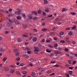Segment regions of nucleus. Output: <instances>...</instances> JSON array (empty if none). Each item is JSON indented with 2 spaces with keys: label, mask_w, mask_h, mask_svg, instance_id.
Wrapping results in <instances>:
<instances>
[{
  "label": "nucleus",
  "mask_w": 77,
  "mask_h": 77,
  "mask_svg": "<svg viewBox=\"0 0 77 77\" xmlns=\"http://www.w3.org/2000/svg\"><path fill=\"white\" fill-rule=\"evenodd\" d=\"M37 40H38V38H37V37L35 36V37H34L33 38H32V41L34 42H36Z\"/></svg>",
  "instance_id": "nucleus-1"
},
{
  "label": "nucleus",
  "mask_w": 77,
  "mask_h": 77,
  "mask_svg": "<svg viewBox=\"0 0 77 77\" xmlns=\"http://www.w3.org/2000/svg\"><path fill=\"white\" fill-rule=\"evenodd\" d=\"M39 51V49L38 48H35L34 50V52L35 54H38V52Z\"/></svg>",
  "instance_id": "nucleus-2"
},
{
  "label": "nucleus",
  "mask_w": 77,
  "mask_h": 77,
  "mask_svg": "<svg viewBox=\"0 0 77 77\" xmlns=\"http://www.w3.org/2000/svg\"><path fill=\"white\" fill-rule=\"evenodd\" d=\"M31 75L33 77H36V73L35 72H33L31 73Z\"/></svg>",
  "instance_id": "nucleus-3"
},
{
  "label": "nucleus",
  "mask_w": 77,
  "mask_h": 77,
  "mask_svg": "<svg viewBox=\"0 0 77 77\" xmlns=\"http://www.w3.org/2000/svg\"><path fill=\"white\" fill-rule=\"evenodd\" d=\"M6 46L5 45L2 44L1 45V48H6Z\"/></svg>",
  "instance_id": "nucleus-4"
},
{
  "label": "nucleus",
  "mask_w": 77,
  "mask_h": 77,
  "mask_svg": "<svg viewBox=\"0 0 77 77\" xmlns=\"http://www.w3.org/2000/svg\"><path fill=\"white\" fill-rule=\"evenodd\" d=\"M9 70V68L8 67H6L4 68V71H8Z\"/></svg>",
  "instance_id": "nucleus-5"
},
{
  "label": "nucleus",
  "mask_w": 77,
  "mask_h": 77,
  "mask_svg": "<svg viewBox=\"0 0 77 77\" xmlns=\"http://www.w3.org/2000/svg\"><path fill=\"white\" fill-rule=\"evenodd\" d=\"M32 14H34V15H38L37 12L35 11H32Z\"/></svg>",
  "instance_id": "nucleus-6"
},
{
  "label": "nucleus",
  "mask_w": 77,
  "mask_h": 77,
  "mask_svg": "<svg viewBox=\"0 0 77 77\" xmlns=\"http://www.w3.org/2000/svg\"><path fill=\"white\" fill-rule=\"evenodd\" d=\"M15 14L17 15H20L21 14V13L20 12V11H18L15 12Z\"/></svg>",
  "instance_id": "nucleus-7"
},
{
  "label": "nucleus",
  "mask_w": 77,
  "mask_h": 77,
  "mask_svg": "<svg viewBox=\"0 0 77 77\" xmlns=\"http://www.w3.org/2000/svg\"><path fill=\"white\" fill-rule=\"evenodd\" d=\"M70 14H71V15H75L77 14L76 13H75L74 12H71Z\"/></svg>",
  "instance_id": "nucleus-8"
},
{
  "label": "nucleus",
  "mask_w": 77,
  "mask_h": 77,
  "mask_svg": "<svg viewBox=\"0 0 77 77\" xmlns=\"http://www.w3.org/2000/svg\"><path fill=\"white\" fill-rule=\"evenodd\" d=\"M75 29H76V26H72V30H75Z\"/></svg>",
  "instance_id": "nucleus-9"
},
{
  "label": "nucleus",
  "mask_w": 77,
  "mask_h": 77,
  "mask_svg": "<svg viewBox=\"0 0 77 77\" xmlns=\"http://www.w3.org/2000/svg\"><path fill=\"white\" fill-rule=\"evenodd\" d=\"M46 52H47L48 53H51V49H47L46 50Z\"/></svg>",
  "instance_id": "nucleus-10"
},
{
  "label": "nucleus",
  "mask_w": 77,
  "mask_h": 77,
  "mask_svg": "<svg viewBox=\"0 0 77 77\" xmlns=\"http://www.w3.org/2000/svg\"><path fill=\"white\" fill-rule=\"evenodd\" d=\"M44 69L41 68V67L38 68V70L39 71H41V72H42V71H43Z\"/></svg>",
  "instance_id": "nucleus-11"
},
{
  "label": "nucleus",
  "mask_w": 77,
  "mask_h": 77,
  "mask_svg": "<svg viewBox=\"0 0 77 77\" xmlns=\"http://www.w3.org/2000/svg\"><path fill=\"white\" fill-rule=\"evenodd\" d=\"M73 33H72V32H71V31H69L68 32V35L69 36H71L72 35Z\"/></svg>",
  "instance_id": "nucleus-12"
},
{
  "label": "nucleus",
  "mask_w": 77,
  "mask_h": 77,
  "mask_svg": "<svg viewBox=\"0 0 77 77\" xmlns=\"http://www.w3.org/2000/svg\"><path fill=\"white\" fill-rule=\"evenodd\" d=\"M59 34L61 36H62V35H63V34H64V32H63L62 31H61L60 32Z\"/></svg>",
  "instance_id": "nucleus-13"
},
{
  "label": "nucleus",
  "mask_w": 77,
  "mask_h": 77,
  "mask_svg": "<svg viewBox=\"0 0 77 77\" xmlns=\"http://www.w3.org/2000/svg\"><path fill=\"white\" fill-rule=\"evenodd\" d=\"M15 22L16 24H20L19 21H18V20H15Z\"/></svg>",
  "instance_id": "nucleus-14"
},
{
  "label": "nucleus",
  "mask_w": 77,
  "mask_h": 77,
  "mask_svg": "<svg viewBox=\"0 0 77 77\" xmlns=\"http://www.w3.org/2000/svg\"><path fill=\"white\" fill-rule=\"evenodd\" d=\"M28 33H26V34H24L23 35V37H26L27 38V37H28V36L26 35H28Z\"/></svg>",
  "instance_id": "nucleus-15"
},
{
  "label": "nucleus",
  "mask_w": 77,
  "mask_h": 77,
  "mask_svg": "<svg viewBox=\"0 0 77 77\" xmlns=\"http://www.w3.org/2000/svg\"><path fill=\"white\" fill-rule=\"evenodd\" d=\"M36 64L38 66V65H40V62H39V61H36Z\"/></svg>",
  "instance_id": "nucleus-16"
},
{
  "label": "nucleus",
  "mask_w": 77,
  "mask_h": 77,
  "mask_svg": "<svg viewBox=\"0 0 77 77\" xmlns=\"http://www.w3.org/2000/svg\"><path fill=\"white\" fill-rule=\"evenodd\" d=\"M68 73L69 75H72V71H69Z\"/></svg>",
  "instance_id": "nucleus-17"
},
{
  "label": "nucleus",
  "mask_w": 77,
  "mask_h": 77,
  "mask_svg": "<svg viewBox=\"0 0 77 77\" xmlns=\"http://www.w3.org/2000/svg\"><path fill=\"white\" fill-rule=\"evenodd\" d=\"M45 12H47V13H48L49 12V10L48 9H47V8H45Z\"/></svg>",
  "instance_id": "nucleus-18"
},
{
  "label": "nucleus",
  "mask_w": 77,
  "mask_h": 77,
  "mask_svg": "<svg viewBox=\"0 0 77 77\" xmlns=\"http://www.w3.org/2000/svg\"><path fill=\"white\" fill-rule=\"evenodd\" d=\"M42 30L44 32H45L47 30V29L46 28H43V29H42Z\"/></svg>",
  "instance_id": "nucleus-19"
},
{
  "label": "nucleus",
  "mask_w": 77,
  "mask_h": 77,
  "mask_svg": "<svg viewBox=\"0 0 77 77\" xmlns=\"http://www.w3.org/2000/svg\"><path fill=\"white\" fill-rule=\"evenodd\" d=\"M48 47H50V48H53V46L51 45L50 44H48Z\"/></svg>",
  "instance_id": "nucleus-20"
},
{
  "label": "nucleus",
  "mask_w": 77,
  "mask_h": 77,
  "mask_svg": "<svg viewBox=\"0 0 77 77\" xmlns=\"http://www.w3.org/2000/svg\"><path fill=\"white\" fill-rule=\"evenodd\" d=\"M18 51V49H16L14 50V53H17Z\"/></svg>",
  "instance_id": "nucleus-21"
},
{
  "label": "nucleus",
  "mask_w": 77,
  "mask_h": 77,
  "mask_svg": "<svg viewBox=\"0 0 77 77\" xmlns=\"http://www.w3.org/2000/svg\"><path fill=\"white\" fill-rule=\"evenodd\" d=\"M65 39L66 41H67V42H69V38H66Z\"/></svg>",
  "instance_id": "nucleus-22"
},
{
  "label": "nucleus",
  "mask_w": 77,
  "mask_h": 77,
  "mask_svg": "<svg viewBox=\"0 0 77 77\" xmlns=\"http://www.w3.org/2000/svg\"><path fill=\"white\" fill-rule=\"evenodd\" d=\"M44 4H47V3H48V1H47L46 0H44Z\"/></svg>",
  "instance_id": "nucleus-23"
},
{
  "label": "nucleus",
  "mask_w": 77,
  "mask_h": 77,
  "mask_svg": "<svg viewBox=\"0 0 77 77\" xmlns=\"http://www.w3.org/2000/svg\"><path fill=\"white\" fill-rule=\"evenodd\" d=\"M16 73L17 74V75H21V74H20V72H19V71L16 72Z\"/></svg>",
  "instance_id": "nucleus-24"
},
{
  "label": "nucleus",
  "mask_w": 77,
  "mask_h": 77,
  "mask_svg": "<svg viewBox=\"0 0 77 77\" xmlns=\"http://www.w3.org/2000/svg\"><path fill=\"white\" fill-rule=\"evenodd\" d=\"M0 50L1 51L3 52V51H4L5 50V49H3V48H1L0 49Z\"/></svg>",
  "instance_id": "nucleus-25"
},
{
  "label": "nucleus",
  "mask_w": 77,
  "mask_h": 77,
  "mask_svg": "<svg viewBox=\"0 0 77 77\" xmlns=\"http://www.w3.org/2000/svg\"><path fill=\"white\" fill-rule=\"evenodd\" d=\"M68 61L69 64H71L72 63L71 62V60H68Z\"/></svg>",
  "instance_id": "nucleus-26"
},
{
  "label": "nucleus",
  "mask_w": 77,
  "mask_h": 77,
  "mask_svg": "<svg viewBox=\"0 0 77 77\" xmlns=\"http://www.w3.org/2000/svg\"><path fill=\"white\" fill-rule=\"evenodd\" d=\"M46 42H48V43H49L51 42V41L50 40L47 39L46 40Z\"/></svg>",
  "instance_id": "nucleus-27"
},
{
  "label": "nucleus",
  "mask_w": 77,
  "mask_h": 77,
  "mask_svg": "<svg viewBox=\"0 0 77 77\" xmlns=\"http://www.w3.org/2000/svg\"><path fill=\"white\" fill-rule=\"evenodd\" d=\"M53 39L54 41H57V38L55 37Z\"/></svg>",
  "instance_id": "nucleus-28"
},
{
  "label": "nucleus",
  "mask_w": 77,
  "mask_h": 77,
  "mask_svg": "<svg viewBox=\"0 0 77 77\" xmlns=\"http://www.w3.org/2000/svg\"><path fill=\"white\" fill-rule=\"evenodd\" d=\"M38 13L39 14H41V11L40 10H39L38 11Z\"/></svg>",
  "instance_id": "nucleus-29"
},
{
  "label": "nucleus",
  "mask_w": 77,
  "mask_h": 77,
  "mask_svg": "<svg viewBox=\"0 0 77 77\" xmlns=\"http://www.w3.org/2000/svg\"><path fill=\"white\" fill-rule=\"evenodd\" d=\"M17 20H21V17L20 16H17Z\"/></svg>",
  "instance_id": "nucleus-30"
},
{
  "label": "nucleus",
  "mask_w": 77,
  "mask_h": 77,
  "mask_svg": "<svg viewBox=\"0 0 77 77\" xmlns=\"http://www.w3.org/2000/svg\"><path fill=\"white\" fill-rule=\"evenodd\" d=\"M51 70H48L47 72V73H51Z\"/></svg>",
  "instance_id": "nucleus-31"
},
{
  "label": "nucleus",
  "mask_w": 77,
  "mask_h": 77,
  "mask_svg": "<svg viewBox=\"0 0 77 77\" xmlns=\"http://www.w3.org/2000/svg\"><path fill=\"white\" fill-rule=\"evenodd\" d=\"M66 11V8H63L62 10V12H64V11Z\"/></svg>",
  "instance_id": "nucleus-32"
},
{
  "label": "nucleus",
  "mask_w": 77,
  "mask_h": 77,
  "mask_svg": "<svg viewBox=\"0 0 77 77\" xmlns=\"http://www.w3.org/2000/svg\"><path fill=\"white\" fill-rule=\"evenodd\" d=\"M22 74H27V72H26V71H24L23 72H22Z\"/></svg>",
  "instance_id": "nucleus-33"
},
{
  "label": "nucleus",
  "mask_w": 77,
  "mask_h": 77,
  "mask_svg": "<svg viewBox=\"0 0 77 77\" xmlns=\"http://www.w3.org/2000/svg\"><path fill=\"white\" fill-rule=\"evenodd\" d=\"M55 34V33L54 32H51L50 33L49 35H54Z\"/></svg>",
  "instance_id": "nucleus-34"
},
{
  "label": "nucleus",
  "mask_w": 77,
  "mask_h": 77,
  "mask_svg": "<svg viewBox=\"0 0 77 77\" xmlns=\"http://www.w3.org/2000/svg\"><path fill=\"white\" fill-rule=\"evenodd\" d=\"M17 41L19 42H21V39L20 38L18 39Z\"/></svg>",
  "instance_id": "nucleus-35"
},
{
  "label": "nucleus",
  "mask_w": 77,
  "mask_h": 77,
  "mask_svg": "<svg viewBox=\"0 0 77 77\" xmlns=\"http://www.w3.org/2000/svg\"><path fill=\"white\" fill-rule=\"evenodd\" d=\"M6 60H7V58L5 57L3 59V61L4 62L6 61Z\"/></svg>",
  "instance_id": "nucleus-36"
},
{
  "label": "nucleus",
  "mask_w": 77,
  "mask_h": 77,
  "mask_svg": "<svg viewBox=\"0 0 77 77\" xmlns=\"http://www.w3.org/2000/svg\"><path fill=\"white\" fill-rule=\"evenodd\" d=\"M56 28H53L52 30L53 31H54V32H55V31H56Z\"/></svg>",
  "instance_id": "nucleus-37"
},
{
  "label": "nucleus",
  "mask_w": 77,
  "mask_h": 77,
  "mask_svg": "<svg viewBox=\"0 0 77 77\" xmlns=\"http://www.w3.org/2000/svg\"><path fill=\"white\" fill-rule=\"evenodd\" d=\"M55 53L56 54H59L60 53V52L57 51H55Z\"/></svg>",
  "instance_id": "nucleus-38"
},
{
  "label": "nucleus",
  "mask_w": 77,
  "mask_h": 77,
  "mask_svg": "<svg viewBox=\"0 0 77 77\" xmlns=\"http://www.w3.org/2000/svg\"><path fill=\"white\" fill-rule=\"evenodd\" d=\"M58 45L57 44H55L54 45V47H57V46Z\"/></svg>",
  "instance_id": "nucleus-39"
},
{
  "label": "nucleus",
  "mask_w": 77,
  "mask_h": 77,
  "mask_svg": "<svg viewBox=\"0 0 77 77\" xmlns=\"http://www.w3.org/2000/svg\"><path fill=\"white\" fill-rule=\"evenodd\" d=\"M9 33V31H6L5 32V33L6 35H7V34H8V33Z\"/></svg>",
  "instance_id": "nucleus-40"
},
{
  "label": "nucleus",
  "mask_w": 77,
  "mask_h": 77,
  "mask_svg": "<svg viewBox=\"0 0 77 77\" xmlns=\"http://www.w3.org/2000/svg\"><path fill=\"white\" fill-rule=\"evenodd\" d=\"M48 17H53V15H49V14H48Z\"/></svg>",
  "instance_id": "nucleus-41"
},
{
  "label": "nucleus",
  "mask_w": 77,
  "mask_h": 77,
  "mask_svg": "<svg viewBox=\"0 0 77 77\" xmlns=\"http://www.w3.org/2000/svg\"><path fill=\"white\" fill-rule=\"evenodd\" d=\"M43 15L44 16H46L47 15V14H46V13H45V12H43Z\"/></svg>",
  "instance_id": "nucleus-42"
},
{
  "label": "nucleus",
  "mask_w": 77,
  "mask_h": 77,
  "mask_svg": "<svg viewBox=\"0 0 77 77\" xmlns=\"http://www.w3.org/2000/svg\"><path fill=\"white\" fill-rule=\"evenodd\" d=\"M66 75L67 77H69V75L68 74H66Z\"/></svg>",
  "instance_id": "nucleus-43"
},
{
  "label": "nucleus",
  "mask_w": 77,
  "mask_h": 77,
  "mask_svg": "<svg viewBox=\"0 0 77 77\" xmlns=\"http://www.w3.org/2000/svg\"><path fill=\"white\" fill-rule=\"evenodd\" d=\"M23 28H26V27H27V26L23 25Z\"/></svg>",
  "instance_id": "nucleus-44"
},
{
  "label": "nucleus",
  "mask_w": 77,
  "mask_h": 77,
  "mask_svg": "<svg viewBox=\"0 0 77 77\" xmlns=\"http://www.w3.org/2000/svg\"><path fill=\"white\" fill-rule=\"evenodd\" d=\"M14 72V70L13 69L10 72L11 73H13Z\"/></svg>",
  "instance_id": "nucleus-45"
},
{
  "label": "nucleus",
  "mask_w": 77,
  "mask_h": 77,
  "mask_svg": "<svg viewBox=\"0 0 77 77\" xmlns=\"http://www.w3.org/2000/svg\"><path fill=\"white\" fill-rule=\"evenodd\" d=\"M10 67H11V68H15V66L13 65H11L10 66Z\"/></svg>",
  "instance_id": "nucleus-46"
},
{
  "label": "nucleus",
  "mask_w": 77,
  "mask_h": 77,
  "mask_svg": "<svg viewBox=\"0 0 77 77\" xmlns=\"http://www.w3.org/2000/svg\"><path fill=\"white\" fill-rule=\"evenodd\" d=\"M27 53L28 54H30V53H31V51H27Z\"/></svg>",
  "instance_id": "nucleus-47"
},
{
  "label": "nucleus",
  "mask_w": 77,
  "mask_h": 77,
  "mask_svg": "<svg viewBox=\"0 0 77 77\" xmlns=\"http://www.w3.org/2000/svg\"><path fill=\"white\" fill-rule=\"evenodd\" d=\"M15 54L16 56H19V53H15Z\"/></svg>",
  "instance_id": "nucleus-48"
},
{
  "label": "nucleus",
  "mask_w": 77,
  "mask_h": 77,
  "mask_svg": "<svg viewBox=\"0 0 77 77\" xmlns=\"http://www.w3.org/2000/svg\"><path fill=\"white\" fill-rule=\"evenodd\" d=\"M29 44V43H27V42H25V45H28Z\"/></svg>",
  "instance_id": "nucleus-49"
},
{
  "label": "nucleus",
  "mask_w": 77,
  "mask_h": 77,
  "mask_svg": "<svg viewBox=\"0 0 77 77\" xmlns=\"http://www.w3.org/2000/svg\"><path fill=\"white\" fill-rule=\"evenodd\" d=\"M46 20V19L45 18H43L41 19L42 21H45Z\"/></svg>",
  "instance_id": "nucleus-50"
},
{
  "label": "nucleus",
  "mask_w": 77,
  "mask_h": 77,
  "mask_svg": "<svg viewBox=\"0 0 77 77\" xmlns=\"http://www.w3.org/2000/svg\"><path fill=\"white\" fill-rule=\"evenodd\" d=\"M55 67H58L59 65H56L54 66Z\"/></svg>",
  "instance_id": "nucleus-51"
},
{
  "label": "nucleus",
  "mask_w": 77,
  "mask_h": 77,
  "mask_svg": "<svg viewBox=\"0 0 77 77\" xmlns=\"http://www.w3.org/2000/svg\"><path fill=\"white\" fill-rule=\"evenodd\" d=\"M29 19L32 20L33 18H32V16H30L29 17Z\"/></svg>",
  "instance_id": "nucleus-52"
},
{
  "label": "nucleus",
  "mask_w": 77,
  "mask_h": 77,
  "mask_svg": "<svg viewBox=\"0 0 77 77\" xmlns=\"http://www.w3.org/2000/svg\"><path fill=\"white\" fill-rule=\"evenodd\" d=\"M66 30H70V29L69 28V27H66Z\"/></svg>",
  "instance_id": "nucleus-53"
},
{
  "label": "nucleus",
  "mask_w": 77,
  "mask_h": 77,
  "mask_svg": "<svg viewBox=\"0 0 77 77\" xmlns=\"http://www.w3.org/2000/svg\"><path fill=\"white\" fill-rule=\"evenodd\" d=\"M8 11L10 12H11L12 11V9L11 8H10L9 9Z\"/></svg>",
  "instance_id": "nucleus-54"
},
{
  "label": "nucleus",
  "mask_w": 77,
  "mask_h": 77,
  "mask_svg": "<svg viewBox=\"0 0 77 77\" xmlns=\"http://www.w3.org/2000/svg\"><path fill=\"white\" fill-rule=\"evenodd\" d=\"M51 63H56V62H55V61H51Z\"/></svg>",
  "instance_id": "nucleus-55"
},
{
  "label": "nucleus",
  "mask_w": 77,
  "mask_h": 77,
  "mask_svg": "<svg viewBox=\"0 0 77 77\" xmlns=\"http://www.w3.org/2000/svg\"><path fill=\"white\" fill-rule=\"evenodd\" d=\"M60 42H61V43H64L65 41H64V40H61Z\"/></svg>",
  "instance_id": "nucleus-56"
},
{
  "label": "nucleus",
  "mask_w": 77,
  "mask_h": 77,
  "mask_svg": "<svg viewBox=\"0 0 77 77\" xmlns=\"http://www.w3.org/2000/svg\"><path fill=\"white\" fill-rule=\"evenodd\" d=\"M55 74H54V73H53L51 74H50V75L51 76V75H54Z\"/></svg>",
  "instance_id": "nucleus-57"
},
{
  "label": "nucleus",
  "mask_w": 77,
  "mask_h": 77,
  "mask_svg": "<svg viewBox=\"0 0 77 77\" xmlns=\"http://www.w3.org/2000/svg\"><path fill=\"white\" fill-rule=\"evenodd\" d=\"M65 50L66 51H68L69 49H68L65 48Z\"/></svg>",
  "instance_id": "nucleus-58"
},
{
  "label": "nucleus",
  "mask_w": 77,
  "mask_h": 77,
  "mask_svg": "<svg viewBox=\"0 0 77 77\" xmlns=\"http://www.w3.org/2000/svg\"><path fill=\"white\" fill-rule=\"evenodd\" d=\"M37 18H38L37 17H34L33 18V20H36V19H37Z\"/></svg>",
  "instance_id": "nucleus-59"
},
{
  "label": "nucleus",
  "mask_w": 77,
  "mask_h": 77,
  "mask_svg": "<svg viewBox=\"0 0 77 77\" xmlns=\"http://www.w3.org/2000/svg\"><path fill=\"white\" fill-rule=\"evenodd\" d=\"M16 60H17V61L20 60V58H17L16 59Z\"/></svg>",
  "instance_id": "nucleus-60"
},
{
  "label": "nucleus",
  "mask_w": 77,
  "mask_h": 77,
  "mask_svg": "<svg viewBox=\"0 0 77 77\" xmlns=\"http://www.w3.org/2000/svg\"><path fill=\"white\" fill-rule=\"evenodd\" d=\"M76 62V61H74L73 62L72 65H74L75 63Z\"/></svg>",
  "instance_id": "nucleus-61"
},
{
  "label": "nucleus",
  "mask_w": 77,
  "mask_h": 77,
  "mask_svg": "<svg viewBox=\"0 0 77 77\" xmlns=\"http://www.w3.org/2000/svg\"><path fill=\"white\" fill-rule=\"evenodd\" d=\"M34 31L35 32H37V31H38V30H37V29H34Z\"/></svg>",
  "instance_id": "nucleus-62"
},
{
  "label": "nucleus",
  "mask_w": 77,
  "mask_h": 77,
  "mask_svg": "<svg viewBox=\"0 0 77 77\" xmlns=\"http://www.w3.org/2000/svg\"><path fill=\"white\" fill-rule=\"evenodd\" d=\"M70 59L71 60V59H73V57H72V56H70Z\"/></svg>",
  "instance_id": "nucleus-63"
},
{
  "label": "nucleus",
  "mask_w": 77,
  "mask_h": 77,
  "mask_svg": "<svg viewBox=\"0 0 77 77\" xmlns=\"http://www.w3.org/2000/svg\"><path fill=\"white\" fill-rule=\"evenodd\" d=\"M55 21H57L59 20V17H58L57 18L55 19Z\"/></svg>",
  "instance_id": "nucleus-64"
}]
</instances>
